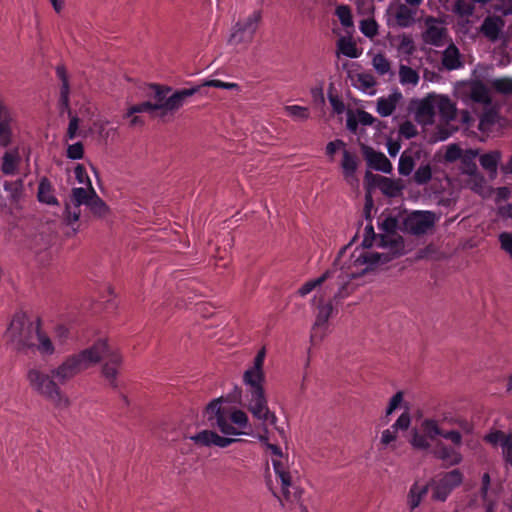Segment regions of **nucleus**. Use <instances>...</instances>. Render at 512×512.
I'll return each instance as SVG.
<instances>
[{
    "label": "nucleus",
    "instance_id": "nucleus-60",
    "mask_svg": "<svg viewBox=\"0 0 512 512\" xmlns=\"http://www.w3.org/2000/svg\"><path fill=\"white\" fill-rule=\"evenodd\" d=\"M441 437L446 440H450L456 446H460L462 444V435L456 430L443 431Z\"/></svg>",
    "mask_w": 512,
    "mask_h": 512
},
{
    "label": "nucleus",
    "instance_id": "nucleus-51",
    "mask_svg": "<svg viewBox=\"0 0 512 512\" xmlns=\"http://www.w3.org/2000/svg\"><path fill=\"white\" fill-rule=\"evenodd\" d=\"M339 49L344 55H346L348 57H351V58L358 57V53H357L355 44L350 41H345L344 39H341L339 41Z\"/></svg>",
    "mask_w": 512,
    "mask_h": 512
},
{
    "label": "nucleus",
    "instance_id": "nucleus-14",
    "mask_svg": "<svg viewBox=\"0 0 512 512\" xmlns=\"http://www.w3.org/2000/svg\"><path fill=\"white\" fill-rule=\"evenodd\" d=\"M86 189L73 188L70 196V202L65 204V221L68 225H72L79 220L81 211L80 206L86 205Z\"/></svg>",
    "mask_w": 512,
    "mask_h": 512
},
{
    "label": "nucleus",
    "instance_id": "nucleus-59",
    "mask_svg": "<svg viewBox=\"0 0 512 512\" xmlns=\"http://www.w3.org/2000/svg\"><path fill=\"white\" fill-rule=\"evenodd\" d=\"M473 8L466 4L463 0H457L454 6V12L461 16H469L472 14Z\"/></svg>",
    "mask_w": 512,
    "mask_h": 512
},
{
    "label": "nucleus",
    "instance_id": "nucleus-45",
    "mask_svg": "<svg viewBox=\"0 0 512 512\" xmlns=\"http://www.w3.org/2000/svg\"><path fill=\"white\" fill-rule=\"evenodd\" d=\"M372 64L379 75H385L390 71V62L383 54H377L373 57Z\"/></svg>",
    "mask_w": 512,
    "mask_h": 512
},
{
    "label": "nucleus",
    "instance_id": "nucleus-32",
    "mask_svg": "<svg viewBox=\"0 0 512 512\" xmlns=\"http://www.w3.org/2000/svg\"><path fill=\"white\" fill-rule=\"evenodd\" d=\"M498 118V113L495 110L489 109L485 111L479 118L478 129L483 134H489L498 122Z\"/></svg>",
    "mask_w": 512,
    "mask_h": 512
},
{
    "label": "nucleus",
    "instance_id": "nucleus-41",
    "mask_svg": "<svg viewBox=\"0 0 512 512\" xmlns=\"http://www.w3.org/2000/svg\"><path fill=\"white\" fill-rule=\"evenodd\" d=\"M335 14L338 17L340 23L344 27L353 26V18L351 9L348 5H339L336 7Z\"/></svg>",
    "mask_w": 512,
    "mask_h": 512
},
{
    "label": "nucleus",
    "instance_id": "nucleus-48",
    "mask_svg": "<svg viewBox=\"0 0 512 512\" xmlns=\"http://www.w3.org/2000/svg\"><path fill=\"white\" fill-rule=\"evenodd\" d=\"M501 448L506 465L512 466V434H508V437L503 441Z\"/></svg>",
    "mask_w": 512,
    "mask_h": 512
},
{
    "label": "nucleus",
    "instance_id": "nucleus-24",
    "mask_svg": "<svg viewBox=\"0 0 512 512\" xmlns=\"http://www.w3.org/2000/svg\"><path fill=\"white\" fill-rule=\"evenodd\" d=\"M251 399L249 403V411L252 415L261 420L262 417L268 414L270 410L267 404L265 391L252 392L250 393Z\"/></svg>",
    "mask_w": 512,
    "mask_h": 512
},
{
    "label": "nucleus",
    "instance_id": "nucleus-12",
    "mask_svg": "<svg viewBox=\"0 0 512 512\" xmlns=\"http://www.w3.org/2000/svg\"><path fill=\"white\" fill-rule=\"evenodd\" d=\"M15 124V116L0 94V147L8 148L13 140V126Z\"/></svg>",
    "mask_w": 512,
    "mask_h": 512
},
{
    "label": "nucleus",
    "instance_id": "nucleus-17",
    "mask_svg": "<svg viewBox=\"0 0 512 512\" xmlns=\"http://www.w3.org/2000/svg\"><path fill=\"white\" fill-rule=\"evenodd\" d=\"M433 454L437 459L445 462L447 466L458 465L462 461V455L456 449L447 446L441 441L436 443Z\"/></svg>",
    "mask_w": 512,
    "mask_h": 512
},
{
    "label": "nucleus",
    "instance_id": "nucleus-29",
    "mask_svg": "<svg viewBox=\"0 0 512 512\" xmlns=\"http://www.w3.org/2000/svg\"><path fill=\"white\" fill-rule=\"evenodd\" d=\"M503 22L496 17H487L484 19L480 31L491 41L498 39Z\"/></svg>",
    "mask_w": 512,
    "mask_h": 512
},
{
    "label": "nucleus",
    "instance_id": "nucleus-11",
    "mask_svg": "<svg viewBox=\"0 0 512 512\" xmlns=\"http://www.w3.org/2000/svg\"><path fill=\"white\" fill-rule=\"evenodd\" d=\"M436 216L432 211H414L404 221L407 231L414 235L425 234L435 224Z\"/></svg>",
    "mask_w": 512,
    "mask_h": 512
},
{
    "label": "nucleus",
    "instance_id": "nucleus-44",
    "mask_svg": "<svg viewBox=\"0 0 512 512\" xmlns=\"http://www.w3.org/2000/svg\"><path fill=\"white\" fill-rule=\"evenodd\" d=\"M360 31L369 38H372L378 34V24L374 18H367L360 22Z\"/></svg>",
    "mask_w": 512,
    "mask_h": 512
},
{
    "label": "nucleus",
    "instance_id": "nucleus-4",
    "mask_svg": "<svg viewBox=\"0 0 512 512\" xmlns=\"http://www.w3.org/2000/svg\"><path fill=\"white\" fill-rule=\"evenodd\" d=\"M206 87L222 89L224 88V81L218 79L207 80L200 85L175 91H173V89L169 86L150 84L147 96L154 100V102H152L154 109H156V111H161V116H164L168 112L177 111L183 106L187 98L201 92L202 89Z\"/></svg>",
    "mask_w": 512,
    "mask_h": 512
},
{
    "label": "nucleus",
    "instance_id": "nucleus-20",
    "mask_svg": "<svg viewBox=\"0 0 512 512\" xmlns=\"http://www.w3.org/2000/svg\"><path fill=\"white\" fill-rule=\"evenodd\" d=\"M318 313L316 316V320L314 326L312 328L311 340L314 342L317 338L321 339V335H318L320 330L324 328L328 322L330 314L332 312V305L330 303H324L323 300H320L318 303Z\"/></svg>",
    "mask_w": 512,
    "mask_h": 512
},
{
    "label": "nucleus",
    "instance_id": "nucleus-39",
    "mask_svg": "<svg viewBox=\"0 0 512 512\" xmlns=\"http://www.w3.org/2000/svg\"><path fill=\"white\" fill-rule=\"evenodd\" d=\"M285 113L294 120L304 121L310 116V111L307 107L300 105H288L284 107Z\"/></svg>",
    "mask_w": 512,
    "mask_h": 512
},
{
    "label": "nucleus",
    "instance_id": "nucleus-53",
    "mask_svg": "<svg viewBox=\"0 0 512 512\" xmlns=\"http://www.w3.org/2000/svg\"><path fill=\"white\" fill-rule=\"evenodd\" d=\"M501 249H503L512 258V233L502 232L499 235Z\"/></svg>",
    "mask_w": 512,
    "mask_h": 512
},
{
    "label": "nucleus",
    "instance_id": "nucleus-62",
    "mask_svg": "<svg viewBox=\"0 0 512 512\" xmlns=\"http://www.w3.org/2000/svg\"><path fill=\"white\" fill-rule=\"evenodd\" d=\"M403 400V394L402 392H397L393 397L390 399L389 405L386 410V416H389L394 412L395 409L398 408V406L401 404Z\"/></svg>",
    "mask_w": 512,
    "mask_h": 512
},
{
    "label": "nucleus",
    "instance_id": "nucleus-15",
    "mask_svg": "<svg viewBox=\"0 0 512 512\" xmlns=\"http://www.w3.org/2000/svg\"><path fill=\"white\" fill-rule=\"evenodd\" d=\"M364 153L367 164L370 168L386 174H390L392 172V163L384 153L375 151L370 147H366Z\"/></svg>",
    "mask_w": 512,
    "mask_h": 512
},
{
    "label": "nucleus",
    "instance_id": "nucleus-16",
    "mask_svg": "<svg viewBox=\"0 0 512 512\" xmlns=\"http://www.w3.org/2000/svg\"><path fill=\"white\" fill-rule=\"evenodd\" d=\"M366 178H372L373 183L381 190V192L389 197H395L400 194L402 186L395 180L381 175H373L366 172Z\"/></svg>",
    "mask_w": 512,
    "mask_h": 512
},
{
    "label": "nucleus",
    "instance_id": "nucleus-34",
    "mask_svg": "<svg viewBox=\"0 0 512 512\" xmlns=\"http://www.w3.org/2000/svg\"><path fill=\"white\" fill-rule=\"evenodd\" d=\"M38 200L40 202L53 205L57 204V199L53 195V188L50 181L44 177L41 179L38 187Z\"/></svg>",
    "mask_w": 512,
    "mask_h": 512
},
{
    "label": "nucleus",
    "instance_id": "nucleus-23",
    "mask_svg": "<svg viewBox=\"0 0 512 512\" xmlns=\"http://www.w3.org/2000/svg\"><path fill=\"white\" fill-rule=\"evenodd\" d=\"M441 64L448 71L457 70L463 66L460 51L455 44H449L443 51Z\"/></svg>",
    "mask_w": 512,
    "mask_h": 512
},
{
    "label": "nucleus",
    "instance_id": "nucleus-52",
    "mask_svg": "<svg viewBox=\"0 0 512 512\" xmlns=\"http://www.w3.org/2000/svg\"><path fill=\"white\" fill-rule=\"evenodd\" d=\"M411 419L408 412L402 413L398 419L395 421V423L391 426L393 430L396 432L398 430H407L410 426Z\"/></svg>",
    "mask_w": 512,
    "mask_h": 512
},
{
    "label": "nucleus",
    "instance_id": "nucleus-58",
    "mask_svg": "<svg viewBox=\"0 0 512 512\" xmlns=\"http://www.w3.org/2000/svg\"><path fill=\"white\" fill-rule=\"evenodd\" d=\"M69 117H70V122H69L68 129H67V138L69 140H72L77 136L80 119L76 115H72Z\"/></svg>",
    "mask_w": 512,
    "mask_h": 512
},
{
    "label": "nucleus",
    "instance_id": "nucleus-6",
    "mask_svg": "<svg viewBox=\"0 0 512 512\" xmlns=\"http://www.w3.org/2000/svg\"><path fill=\"white\" fill-rule=\"evenodd\" d=\"M463 482V474L459 469L443 472L432 478L427 485L432 491L434 501L445 502L452 491Z\"/></svg>",
    "mask_w": 512,
    "mask_h": 512
},
{
    "label": "nucleus",
    "instance_id": "nucleus-46",
    "mask_svg": "<svg viewBox=\"0 0 512 512\" xmlns=\"http://www.w3.org/2000/svg\"><path fill=\"white\" fill-rule=\"evenodd\" d=\"M156 111L154 109V105L152 104V101H145L136 105H132L125 114V117H131L132 115L136 113H142V112H149L152 113Z\"/></svg>",
    "mask_w": 512,
    "mask_h": 512
},
{
    "label": "nucleus",
    "instance_id": "nucleus-9",
    "mask_svg": "<svg viewBox=\"0 0 512 512\" xmlns=\"http://www.w3.org/2000/svg\"><path fill=\"white\" fill-rule=\"evenodd\" d=\"M376 242V246L389 248V251L393 255H399L400 248L403 246V242L400 237H396L395 235H380L377 236L374 232L372 225H367L365 227L364 239L362 245L364 248H370Z\"/></svg>",
    "mask_w": 512,
    "mask_h": 512
},
{
    "label": "nucleus",
    "instance_id": "nucleus-3",
    "mask_svg": "<svg viewBox=\"0 0 512 512\" xmlns=\"http://www.w3.org/2000/svg\"><path fill=\"white\" fill-rule=\"evenodd\" d=\"M6 337L18 353L38 351L41 355H52L55 352L51 339L41 330L40 319L33 321L25 313L14 315Z\"/></svg>",
    "mask_w": 512,
    "mask_h": 512
},
{
    "label": "nucleus",
    "instance_id": "nucleus-18",
    "mask_svg": "<svg viewBox=\"0 0 512 512\" xmlns=\"http://www.w3.org/2000/svg\"><path fill=\"white\" fill-rule=\"evenodd\" d=\"M421 157L420 149H406L402 152L399 163L398 172L401 176H409L415 168L416 161Z\"/></svg>",
    "mask_w": 512,
    "mask_h": 512
},
{
    "label": "nucleus",
    "instance_id": "nucleus-5",
    "mask_svg": "<svg viewBox=\"0 0 512 512\" xmlns=\"http://www.w3.org/2000/svg\"><path fill=\"white\" fill-rule=\"evenodd\" d=\"M75 357L83 362V366L79 368V373L99 363L101 360H105L101 374L110 386L113 388L118 387V369L122 365L123 358L118 350L113 349L106 340H98L91 347L75 354Z\"/></svg>",
    "mask_w": 512,
    "mask_h": 512
},
{
    "label": "nucleus",
    "instance_id": "nucleus-61",
    "mask_svg": "<svg viewBox=\"0 0 512 512\" xmlns=\"http://www.w3.org/2000/svg\"><path fill=\"white\" fill-rule=\"evenodd\" d=\"M403 400V394L402 392H397L393 397L390 399L389 405L386 410V416H389L394 412L395 409L398 408V406L401 404Z\"/></svg>",
    "mask_w": 512,
    "mask_h": 512
},
{
    "label": "nucleus",
    "instance_id": "nucleus-21",
    "mask_svg": "<svg viewBox=\"0 0 512 512\" xmlns=\"http://www.w3.org/2000/svg\"><path fill=\"white\" fill-rule=\"evenodd\" d=\"M401 99L402 93L398 90L391 93L388 97L378 98L376 107L377 113L382 117L392 115Z\"/></svg>",
    "mask_w": 512,
    "mask_h": 512
},
{
    "label": "nucleus",
    "instance_id": "nucleus-27",
    "mask_svg": "<svg viewBox=\"0 0 512 512\" xmlns=\"http://www.w3.org/2000/svg\"><path fill=\"white\" fill-rule=\"evenodd\" d=\"M428 491L429 486L427 483L425 485H420L418 482H415L411 485L407 494V504L411 511L416 509L421 504Z\"/></svg>",
    "mask_w": 512,
    "mask_h": 512
},
{
    "label": "nucleus",
    "instance_id": "nucleus-50",
    "mask_svg": "<svg viewBox=\"0 0 512 512\" xmlns=\"http://www.w3.org/2000/svg\"><path fill=\"white\" fill-rule=\"evenodd\" d=\"M428 439L424 433L420 434L415 430L412 435L411 444L419 449H428L430 447Z\"/></svg>",
    "mask_w": 512,
    "mask_h": 512
},
{
    "label": "nucleus",
    "instance_id": "nucleus-10",
    "mask_svg": "<svg viewBox=\"0 0 512 512\" xmlns=\"http://www.w3.org/2000/svg\"><path fill=\"white\" fill-rule=\"evenodd\" d=\"M202 424L208 428H218L224 433V397L210 401L202 412Z\"/></svg>",
    "mask_w": 512,
    "mask_h": 512
},
{
    "label": "nucleus",
    "instance_id": "nucleus-1",
    "mask_svg": "<svg viewBox=\"0 0 512 512\" xmlns=\"http://www.w3.org/2000/svg\"><path fill=\"white\" fill-rule=\"evenodd\" d=\"M390 259L391 257L388 254L365 249H356L351 256V264H349L348 267L327 270L317 279L307 281L303 284L298 292L301 296H306L316 287L329 280L330 289L334 292L333 298L337 301L341 300L353 291L354 285L351 282L352 279L359 277L379 263H387Z\"/></svg>",
    "mask_w": 512,
    "mask_h": 512
},
{
    "label": "nucleus",
    "instance_id": "nucleus-2",
    "mask_svg": "<svg viewBox=\"0 0 512 512\" xmlns=\"http://www.w3.org/2000/svg\"><path fill=\"white\" fill-rule=\"evenodd\" d=\"M81 366H83L82 360L76 358L73 354L48 372L40 366L28 369L26 379L29 387L36 394L52 402L58 408H68L70 400L63 393L60 386L65 385L77 376Z\"/></svg>",
    "mask_w": 512,
    "mask_h": 512
},
{
    "label": "nucleus",
    "instance_id": "nucleus-8",
    "mask_svg": "<svg viewBox=\"0 0 512 512\" xmlns=\"http://www.w3.org/2000/svg\"><path fill=\"white\" fill-rule=\"evenodd\" d=\"M228 435H253L252 425L246 412L238 408L226 409V436ZM236 440L226 437V447Z\"/></svg>",
    "mask_w": 512,
    "mask_h": 512
},
{
    "label": "nucleus",
    "instance_id": "nucleus-57",
    "mask_svg": "<svg viewBox=\"0 0 512 512\" xmlns=\"http://www.w3.org/2000/svg\"><path fill=\"white\" fill-rule=\"evenodd\" d=\"M436 102H432L430 100H424L421 102L419 106V112L423 115H427L429 117H432L436 113Z\"/></svg>",
    "mask_w": 512,
    "mask_h": 512
},
{
    "label": "nucleus",
    "instance_id": "nucleus-33",
    "mask_svg": "<svg viewBox=\"0 0 512 512\" xmlns=\"http://www.w3.org/2000/svg\"><path fill=\"white\" fill-rule=\"evenodd\" d=\"M445 28L437 25H428L423 34L424 41L434 46H440L445 37Z\"/></svg>",
    "mask_w": 512,
    "mask_h": 512
},
{
    "label": "nucleus",
    "instance_id": "nucleus-40",
    "mask_svg": "<svg viewBox=\"0 0 512 512\" xmlns=\"http://www.w3.org/2000/svg\"><path fill=\"white\" fill-rule=\"evenodd\" d=\"M421 428L423 433L431 440H434L437 436H441L443 430L438 426L437 421L433 419H425Z\"/></svg>",
    "mask_w": 512,
    "mask_h": 512
},
{
    "label": "nucleus",
    "instance_id": "nucleus-36",
    "mask_svg": "<svg viewBox=\"0 0 512 512\" xmlns=\"http://www.w3.org/2000/svg\"><path fill=\"white\" fill-rule=\"evenodd\" d=\"M432 179V168L430 163H422L414 172L413 181L417 185H426Z\"/></svg>",
    "mask_w": 512,
    "mask_h": 512
},
{
    "label": "nucleus",
    "instance_id": "nucleus-47",
    "mask_svg": "<svg viewBox=\"0 0 512 512\" xmlns=\"http://www.w3.org/2000/svg\"><path fill=\"white\" fill-rule=\"evenodd\" d=\"M508 437L507 434L500 430H493L485 435L484 441L496 446L498 444L502 445L503 441Z\"/></svg>",
    "mask_w": 512,
    "mask_h": 512
},
{
    "label": "nucleus",
    "instance_id": "nucleus-19",
    "mask_svg": "<svg viewBox=\"0 0 512 512\" xmlns=\"http://www.w3.org/2000/svg\"><path fill=\"white\" fill-rule=\"evenodd\" d=\"M86 206L90 209L91 213L99 218H104L109 214V207L98 196L95 189L91 187L86 189Z\"/></svg>",
    "mask_w": 512,
    "mask_h": 512
},
{
    "label": "nucleus",
    "instance_id": "nucleus-64",
    "mask_svg": "<svg viewBox=\"0 0 512 512\" xmlns=\"http://www.w3.org/2000/svg\"><path fill=\"white\" fill-rule=\"evenodd\" d=\"M357 116L359 123L363 126H370L376 121V119L370 113L364 110H359Z\"/></svg>",
    "mask_w": 512,
    "mask_h": 512
},
{
    "label": "nucleus",
    "instance_id": "nucleus-55",
    "mask_svg": "<svg viewBox=\"0 0 512 512\" xmlns=\"http://www.w3.org/2000/svg\"><path fill=\"white\" fill-rule=\"evenodd\" d=\"M399 132L406 139H411L417 135L416 126L410 121H405L404 123H402L400 125Z\"/></svg>",
    "mask_w": 512,
    "mask_h": 512
},
{
    "label": "nucleus",
    "instance_id": "nucleus-28",
    "mask_svg": "<svg viewBox=\"0 0 512 512\" xmlns=\"http://www.w3.org/2000/svg\"><path fill=\"white\" fill-rule=\"evenodd\" d=\"M265 380L263 371H256L254 369H247L243 375L244 383L249 386V392L264 391L263 382Z\"/></svg>",
    "mask_w": 512,
    "mask_h": 512
},
{
    "label": "nucleus",
    "instance_id": "nucleus-42",
    "mask_svg": "<svg viewBox=\"0 0 512 512\" xmlns=\"http://www.w3.org/2000/svg\"><path fill=\"white\" fill-rule=\"evenodd\" d=\"M23 187V181L21 179L16 180L14 182L6 181L4 183V188L9 192V198L12 202H17L21 197Z\"/></svg>",
    "mask_w": 512,
    "mask_h": 512
},
{
    "label": "nucleus",
    "instance_id": "nucleus-13",
    "mask_svg": "<svg viewBox=\"0 0 512 512\" xmlns=\"http://www.w3.org/2000/svg\"><path fill=\"white\" fill-rule=\"evenodd\" d=\"M267 448L272 453L271 461H272V465L274 468V472H275L277 478L281 482L282 494L287 501H290L291 500L290 488H293V484L291 481V475L286 470L285 465L280 460L275 459V456H277V457L282 456V450L278 445L271 444V443H267Z\"/></svg>",
    "mask_w": 512,
    "mask_h": 512
},
{
    "label": "nucleus",
    "instance_id": "nucleus-7",
    "mask_svg": "<svg viewBox=\"0 0 512 512\" xmlns=\"http://www.w3.org/2000/svg\"><path fill=\"white\" fill-rule=\"evenodd\" d=\"M260 21V11H253L245 19L239 20L232 28L228 44L239 46L240 50L246 48V46L252 41Z\"/></svg>",
    "mask_w": 512,
    "mask_h": 512
},
{
    "label": "nucleus",
    "instance_id": "nucleus-54",
    "mask_svg": "<svg viewBox=\"0 0 512 512\" xmlns=\"http://www.w3.org/2000/svg\"><path fill=\"white\" fill-rule=\"evenodd\" d=\"M84 154V148L81 142L69 145L67 148V157L70 159H81Z\"/></svg>",
    "mask_w": 512,
    "mask_h": 512
},
{
    "label": "nucleus",
    "instance_id": "nucleus-26",
    "mask_svg": "<svg viewBox=\"0 0 512 512\" xmlns=\"http://www.w3.org/2000/svg\"><path fill=\"white\" fill-rule=\"evenodd\" d=\"M469 96L479 104H490L491 96L488 87L481 80H474L469 87Z\"/></svg>",
    "mask_w": 512,
    "mask_h": 512
},
{
    "label": "nucleus",
    "instance_id": "nucleus-43",
    "mask_svg": "<svg viewBox=\"0 0 512 512\" xmlns=\"http://www.w3.org/2000/svg\"><path fill=\"white\" fill-rule=\"evenodd\" d=\"M492 88L501 94H511L512 93V79L503 77L494 79L491 83Z\"/></svg>",
    "mask_w": 512,
    "mask_h": 512
},
{
    "label": "nucleus",
    "instance_id": "nucleus-30",
    "mask_svg": "<svg viewBox=\"0 0 512 512\" xmlns=\"http://www.w3.org/2000/svg\"><path fill=\"white\" fill-rule=\"evenodd\" d=\"M415 12L404 4H400L395 11L394 17L396 25L401 28H408L415 22Z\"/></svg>",
    "mask_w": 512,
    "mask_h": 512
},
{
    "label": "nucleus",
    "instance_id": "nucleus-49",
    "mask_svg": "<svg viewBox=\"0 0 512 512\" xmlns=\"http://www.w3.org/2000/svg\"><path fill=\"white\" fill-rule=\"evenodd\" d=\"M69 91L70 88H67L66 85L61 86L60 89V110L61 113L67 112L69 116H72V111L69 105Z\"/></svg>",
    "mask_w": 512,
    "mask_h": 512
},
{
    "label": "nucleus",
    "instance_id": "nucleus-25",
    "mask_svg": "<svg viewBox=\"0 0 512 512\" xmlns=\"http://www.w3.org/2000/svg\"><path fill=\"white\" fill-rule=\"evenodd\" d=\"M21 162V156L18 148L7 150L2 156L1 171L5 175H13L16 173Z\"/></svg>",
    "mask_w": 512,
    "mask_h": 512
},
{
    "label": "nucleus",
    "instance_id": "nucleus-35",
    "mask_svg": "<svg viewBox=\"0 0 512 512\" xmlns=\"http://www.w3.org/2000/svg\"><path fill=\"white\" fill-rule=\"evenodd\" d=\"M436 109L442 117L451 119L455 114V105L447 96H440L436 100Z\"/></svg>",
    "mask_w": 512,
    "mask_h": 512
},
{
    "label": "nucleus",
    "instance_id": "nucleus-63",
    "mask_svg": "<svg viewBox=\"0 0 512 512\" xmlns=\"http://www.w3.org/2000/svg\"><path fill=\"white\" fill-rule=\"evenodd\" d=\"M462 155V150L457 145H451L448 147L445 158L448 161H455L459 159Z\"/></svg>",
    "mask_w": 512,
    "mask_h": 512
},
{
    "label": "nucleus",
    "instance_id": "nucleus-22",
    "mask_svg": "<svg viewBox=\"0 0 512 512\" xmlns=\"http://www.w3.org/2000/svg\"><path fill=\"white\" fill-rule=\"evenodd\" d=\"M211 429L212 428L205 429L191 436L190 440L199 446L209 447L215 445L221 448L224 447V437L218 435L215 431Z\"/></svg>",
    "mask_w": 512,
    "mask_h": 512
},
{
    "label": "nucleus",
    "instance_id": "nucleus-37",
    "mask_svg": "<svg viewBox=\"0 0 512 512\" xmlns=\"http://www.w3.org/2000/svg\"><path fill=\"white\" fill-rule=\"evenodd\" d=\"M399 77L402 85L411 84L415 86L420 79L417 71L406 65H400Z\"/></svg>",
    "mask_w": 512,
    "mask_h": 512
},
{
    "label": "nucleus",
    "instance_id": "nucleus-31",
    "mask_svg": "<svg viewBox=\"0 0 512 512\" xmlns=\"http://www.w3.org/2000/svg\"><path fill=\"white\" fill-rule=\"evenodd\" d=\"M341 167L343 170V176L346 180L354 177L357 167H358V159L356 155L350 153L348 150L343 151V159L341 162Z\"/></svg>",
    "mask_w": 512,
    "mask_h": 512
},
{
    "label": "nucleus",
    "instance_id": "nucleus-38",
    "mask_svg": "<svg viewBox=\"0 0 512 512\" xmlns=\"http://www.w3.org/2000/svg\"><path fill=\"white\" fill-rule=\"evenodd\" d=\"M500 160L498 151L488 152L480 156V165L487 171L494 172L497 169Z\"/></svg>",
    "mask_w": 512,
    "mask_h": 512
},
{
    "label": "nucleus",
    "instance_id": "nucleus-56",
    "mask_svg": "<svg viewBox=\"0 0 512 512\" xmlns=\"http://www.w3.org/2000/svg\"><path fill=\"white\" fill-rule=\"evenodd\" d=\"M75 177L77 179V181L81 184H87L88 188L87 189H90L92 187V184H91V181L87 175V172H86V169L85 167L82 165V164H77V166L75 167Z\"/></svg>",
    "mask_w": 512,
    "mask_h": 512
}]
</instances>
